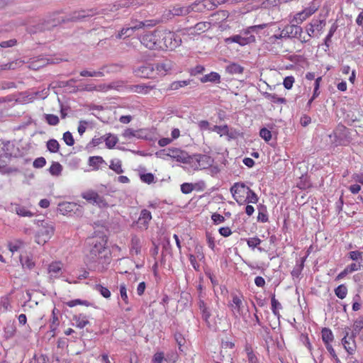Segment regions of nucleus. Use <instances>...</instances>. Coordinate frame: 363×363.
I'll use <instances>...</instances> for the list:
<instances>
[{
    "label": "nucleus",
    "instance_id": "nucleus-1",
    "mask_svg": "<svg viewBox=\"0 0 363 363\" xmlns=\"http://www.w3.org/2000/svg\"><path fill=\"white\" fill-rule=\"evenodd\" d=\"M107 238L105 235L93 237L89 239L90 250L86 255L88 261L91 264H104L109 263V252L106 248Z\"/></svg>",
    "mask_w": 363,
    "mask_h": 363
},
{
    "label": "nucleus",
    "instance_id": "nucleus-2",
    "mask_svg": "<svg viewBox=\"0 0 363 363\" xmlns=\"http://www.w3.org/2000/svg\"><path fill=\"white\" fill-rule=\"evenodd\" d=\"M161 48L160 50L169 49L174 50L179 47L182 43V39L179 36L173 32L161 30Z\"/></svg>",
    "mask_w": 363,
    "mask_h": 363
},
{
    "label": "nucleus",
    "instance_id": "nucleus-3",
    "mask_svg": "<svg viewBox=\"0 0 363 363\" xmlns=\"http://www.w3.org/2000/svg\"><path fill=\"white\" fill-rule=\"evenodd\" d=\"M140 43L150 50H160L161 30L147 33L140 38Z\"/></svg>",
    "mask_w": 363,
    "mask_h": 363
},
{
    "label": "nucleus",
    "instance_id": "nucleus-4",
    "mask_svg": "<svg viewBox=\"0 0 363 363\" xmlns=\"http://www.w3.org/2000/svg\"><path fill=\"white\" fill-rule=\"evenodd\" d=\"M55 227L51 222L43 221L36 235V242L44 245L53 235Z\"/></svg>",
    "mask_w": 363,
    "mask_h": 363
},
{
    "label": "nucleus",
    "instance_id": "nucleus-5",
    "mask_svg": "<svg viewBox=\"0 0 363 363\" xmlns=\"http://www.w3.org/2000/svg\"><path fill=\"white\" fill-rule=\"evenodd\" d=\"M192 163L190 164L191 167L195 170L207 169L211 167L213 162V160L208 155L196 154L191 156Z\"/></svg>",
    "mask_w": 363,
    "mask_h": 363
},
{
    "label": "nucleus",
    "instance_id": "nucleus-6",
    "mask_svg": "<svg viewBox=\"0 0 363 363\" xmlns=\"http://www.w3.org/2000/svg\"><path fill=\"white\" fill-rule=\"evenodd\" d=\"M165 155L167 157L175 160L177 162L183 164H190L192 163L191 156L186 151L179 148H169L167 150V152Z\"/></svg>",
    "mask_w": 363,
    "mask_h": 363
},
{
    "label": "nucleus",
    "instance_id": "nucleus-7",
    "mask_svg": "<svg viewBox=\"0 0 363 363\" xmlns=\"http://www.w3.org/2000/svg\"><path fill=\"white\" fill-rule=\"evenodd\" d=\"M246 191L247 186L243 183H235L230 188V192L233 199L240 205L245 203V194Z\"/></svg>",
    "mask_w": 363,
    "mask_h": 363
},
{
    "label": "nucleus",
    "instance_id": "nucleus-8",
    "mask_svg": "<svg viewBox=\"0 0 363 363\" xmlns=\"http://www.w3.org/2000/svg\"><path fill=\"white\" fill-rule=\"evenodd\" d=\"M82 197L87 201L93 204H96L100 207H105L108 206L104 198L93 190H89L83 192L82 194Z\"/></svg>",
    "mask_w": 363,
    "mask_h": 363
},
{
    "label": "nucleus",
    "instance_id": "nucleus-9",
    "mask_svg": "<svg viewBox=\"0 0 363 363\" xmlns=\"http://www.w3.org/2000/svg\"><path fill=\"white\" fill-rule=\"evenodd\" d=\"M155 65V78L157 76H165L174 67V64L171 60H164Z\"/></svg>",
    "mask_w": 363,
    "mask_h": 363
},
{
    "label": "nucleus",
    "instance_id": "nucleus-10",
    "mask_svg": "<svg viewBox=\"0 0 363 363\" xmlns=\"http://www.w3.org/2000/svg\"><path fill=\"white\" fill-rule=\"evenodd\" d=\"M154 64L145 63L134 69L135 75L144 78H155Z\"/></svg>",
    "mask_w": 363,
    "mask_h": 363
},
{
    "label": "nucleus",
    "instance_id": "nucleus-11",
    "mask_svg": "<svg viewBox=\"0 0 363 363\" xmlns=\"http://www.w3.org/2000/svg\"><path fill=\"white\" fill-rule=\"evenodd\" d=\"M151 219L152 215L150 211L147 209L142 210L136 222L138 228L141 230H147Z\"/></svg>",
    "mask_w": 363,
    "mask_h": 363
},
{
    "label": "nucleus",
    "instance_id": "nucleus-12",
    "mask_svg": "<svg viewBox=\"0 0 363 363\" xmlns=\"http://www.w3.org/2000/svg\"><path fill=\"white\" fill-rule=\"evenodd\" d=\"M302 33V28L298 25L291 24L286 26L282 30L284 37L296 38Z\"/></svg>",
    "mask_w": 363,
    "mask_h": 363
},
{
    "label": "nucleus",
    "instance_id": "nucleus-13",
    "mask_svg": "<svg viewBox=\"0 0 363 363\" xmlns=\"http://www.w3.org/2000/svg\"><path fill=\"white\" fill-rule=\"evenodd\" d=\"M96 12L93 10H87V11H74L72 13L69 18L67 19V21H77L82 20L86 17H91L95 15Z\"/></svg>",
    "mask_w": 363,
    "mask_h": 363
},
{
    "label": "nucleus",
    "instance_id": "nucleus-14",
    "mask_svg": "<svg viewBox=\"0 0 363 363\" xmlns=\"http://www.w3.org/2000/svg\"><path fill=\"white\" fill-rule=\"evenodd\" d=\"M231 306L234 313H237L239 315L244 318L245 315V306L242 299L238 296H233Z\"/></svg>",
    "mask_w": 363,
    "mask_h": 363
},
{
    "label": "nucleus",
    "instance_id": "nucleus-15",
    "mask_svg": "<svg viewBox=\"0 0 363 363\" xmlns=\"http://www.w3.org/2000/svg\"><path fill=\"white\" fill-rule=\"evenodd\" d=\"M198 306L201 312L203 320L206 322L208 328H211V325L209 321V318L211 315L209 308L206 306L205 302L201 298L198 301Z\"/></svg>",
    "mask_w": 363,
    "mask_h": 363
},
{
    "label": "nucleus",
    "instance_id": "nucleus-16",
    "mask_svg": "<svg viewBox=\"0 0 363 363\" xmlns=\"http://www.w3.org/2000/svg\"><path fill=\"white\" fill-rule=\"evenodd\" d=\"M255 40V38L253 35H251L249 38H243L239 35H235L228 38H226V43H236L240 45H245L250 42H254Z\"/></svg>",
    "mask_w": 363,
    "mask_h": 363
},
{
    "label": "nucleus",
    "instance_id": "nucleus-17",
    "mask_svg": "<svg viewBox=\"0 0 363 363\" xmlns=\"http://www.w3.org/2000/svg\"><path fill=\"white\" fill-rule=\"evenodd\" d=\"M62 264L60 262L51 263L48 267V273L51 277H57L62 272Z\"/></svg>",
    "mask_w": 363,
    "mask_h": 363
},
{
    "label": "nucleus",
    "instance_id": "nucleus-18",
    "mask_svg": "<svg viewBox=\"0 0 363 363\" xmlns=\"http://www.w3.org/2000/svg\"><path fill=\"white\" fill-rule=\"evenodd\" d=\"M200 81L202 83H206V82L220 83V76L218 73L212 72L208 74H205L204 76H203L200 79Z\"/></svg>",
    "mask_w": 363,
    "mask_h": 363
},
{
    "label": "nucleus",
    "instance_id": "nucleus-19",
    "mask_svg": "<svg viewBox=\"0 0 363 363\" xmlns=\"http://www.w3.org/2000/svg\"><path fill=\"white\" fill-rule=\"evenodd\" d=\"M77 208V204L72 202H63L59 204L58 209L62 214L70 213Z\"/></svg>",
    "mask_w": 363,
    "mask_h": 363
},
{
    "label": "nucleus",
    "instance_id": "nucleus-20",
    "mask_svg": "<svg viewBox=\"0 0 363 363\" xmlns=\"http://www.w3.org/2000/svg\"><path fill=\"white\" fill-rule=\"evenodd\" d=\"M141 242L138 237L133 235L131 238L130 242V250L135 255H138L140 252Z\"/></svg>",
    "mask_w": 363,
    "mask_h": 363
},
{
    "label": "nucleus",
    "instance_id": "nucleus-21",
    "mask_svg": "<svg viewBox=\"0 0 363 363\" xmlns=\"http://www.w3.org/2000/svg\"><path fill=\"white\" fill-rule=\"evenodd\" d=\"M225 4H228L227 0H211L204 1L201 6L203 8H207L208 10H213L215 9L218 5Z\"/></svg>",
    "mask_w": 363,
    "mask_h": 363
},
{
    "label": "nucleus",
    "instance_id": "nucleus-22",
    "mask_svg": "<svg viewBox=\"0 0 363 363\" xmlns=\"http://www.w3.org/2000/svg\"><path fill=\"white\" fill-rule=\"evenodd\" d=\"M13 211L16 213L17 215L22 217H32L34 215L25 206H21L19 204H15V208Z\"/></svg>",
    "mask_w": 363,
    "mask_h": 363
},
{
    "label": "nucleus",
    "instance_id": "nucleus-23",
    "mask_svg": "<svg viewBox=\"0 0 363 363\" xmlns=\"http://www.w3.org/2000/svg\"><path fill=\"white\" fill-rule=\"evenodd\" d=\"M246 196H245V203H257L258 202V196L253 190L247 187Z\"/></svg>",
    "mask_w": 363,
    "mask_h": 363
},
{
    "label": "nucleus",
    "instance_id": "nucleus-24",
    "mask_svg": "<svg viewBox=\"0 0 363 363\" xmlns=\"http://www.w3.org/2000/svg\"><path fill=\"white\" fill-rule=\"evenodd\" d=\"M263 95L267 99L271 101L273 103H278V104H286V100L285 98L279 97L275 94H270L268 92H264V93H263Z\"/></svg>",
    "mask_w": 363,
    "mask_h": 363
},
{
    "label": "nucleus",
    "instance_id": "nucleus-25",
    "mask_svg": "<svg viewBox=\"0 0 363 363\" xmlns=\"http://www.w3.org/2000/svg\"><path fill=\"white\" fill-rule=\"evenodd\" d=\"M322 340L325 344H330L333 340V335L332 331L327 328H324L321 331Z\"/></svg>",
    "mask_w": 363,
    "mask_h": 363
},
{
    "label": "nucleus",
    "instance_id": "nucleus-26",
    "mask_svg": "<svg viewBox=\"0 0 363 363\" xmlns=\"http://www.w3.org/2000/svg\"><path fill=\"white\" fill-rule=\"evenodd\" d=\"M135 30V27L130 26L127 28H123L121 31L118 33L117 38H128L133 35Z\"/></svg>",
    "mask_w": 363,
    "mask_h": 363
},
{
    "label": "nucleus",
    "instance_id": "nucleus-27",
    "mask_svg": "<svg viewBox=\"0 0 363 363\" xmlns=\"http://www.w3.org/2000/svg\"><path fill=\"white\" fill-rule=\"evenodd\" d=\"M73 320H75L76 326L79 328H84L89 323L86 317L82 314L74 315Z\"/></svg>",
    "mask_w": 363,
    "mask_h": 363
},
{
    "label": "nucleus",
    "instance_id": "nucleus-28",
    "mask_svg": "<svg viewBox=\"0 0 363 363\" xmlns=\"http://www.w3.org/2000/svg\"><path fill=\"white\" fill-rule=\"evenodd\" d=\"M243 69L242 67L236 63L230 64L226 67V71L231 74H241Z\"/></svg>",
    "mask_w": 363,
    "mask_h": 363
},
{
    "label": "nucleus",
    "instance_id": "nucleus-29",
    "mask_svg": "<svg viewBox=\"0 0 363 363\" xmlns=\"http://www.w3.org/2000/svg\"><path fill=\"white\" fill-rule=\"evenodd\" d=\"M23 245L24 243L21 240H16L13 242H8V247L12 253L19 250L21 247H23Z\"/></svg>",
    "mask_w": 363,
    "mask_h": 363
},
{
    "label": "nucleus",
    "instance_id": "nucleus-30",
    "mask_svg": "<svg viewBox=\"0 0 363 363\" xmlns=\"http://www.w3.org/2000/svg\"><path fill=\"white\" fill-rule=\"evenodd\" d=\"M348 333L342 338V343L345 349L350 353L352 354L354 351V340L352 338L347 340V336Z\"/></svg>",
    "mask_w": 363,
    "mask_h": 363
},
{
    "label": "nucleus",
    "instance_id": "nucleus-31",
    "mask_svg": "<svg viewBox=\"0 0 363 363\" xmlns=\"http://www.w3.org/2000/svg\"><path fill=\"white\" fill-rule=\"evenodd\" d=\"M62 171V166L57 162H53L49 169L52 176H60Z\"/></svg>",
    "mask_w": 363,
    "mask_h": 363
},
{
    "label": "nucleus",
    "instance_id": "nucleus-32",
    "mask_svg": "<svg viewBox=\"0 0 363 363\" xmlns=\"http://www.w3.org/2000/svg\"><path fill=\"white\" fill-rule=\"evenodd\" d=\"M16 333V327L13 323H9L4 328V337L6 339L11 338Z\"/></svg>",
    "mask_w": 363,
    "mask_h": 363
},
{
    "label": "nucleus",
    "instance_id": "nucleus-33",
    "mask_svg": "<svg viewBox=\"0 0 363 363\" xmlns=\"http://www.w3.org/2000/svg\"><path fill=\"white\" fill-rule=\"evenodd\" d=\"M211 28L209 22H199L195 25L194 30L195 33H203Z\"/></svg>",
    "mask_w": 363,
    "mask_h": 363
},
{
    "label": "nucleus",
    "instance_id": "nucleus-34",
    "mask_svg": "<svg viewBox=\"0 0 363 363\" xmlns=\"http://www.w3.org/2000/svg\"><path fill=\"white\" fill-rule=\"evenodd\" d=\"M104 141L108 148H113L118 143V138L116 135L111 133L106 135Z\"/></svg>",
    "mask_w": 363,
    "mask_h": 363
},
{
    "label": "nucleus",
    "instance_id": "nucleus-35",
    "mask_svg": "<svg viewBox=\"0 0 363 363\" xmlns=\"http://www.w3.org/2000/svg\"><path fill=\"white\" fill-rule=\"evenodd\" d=\"M47 148L50 152H57L60 149L59 143L55 139H50L47 142Z\"/></svg>",
    "mask_w": 363,
    "mask_h": 363
},
{
    "label": "nucleus",
    "instance_id": "nucleus-36",
    "mask_svg": "<svg viewBox=\"0 0 363 363\" xmlns=\"http://www.w3.org/2000/svg\"><path fill=\"white\" fill-rule=\"evenodd\" d=\"M156 24V22L153 20L145 21H136L133 27H135V30L143 28L144 27H152Z\"/></svg>",
    "mask_w": 363,
    "mask_h": 363
},
{
    "label": "nucleus",
    "instance_id": "nucleus-37",
    "mask_svg": "<svg viewBox=\"0 0 363 363\" xmlns=\"http://www.w3.org/2000/svg\"><path fill=\"white\" fill-rule=\"evenodd\" d=\"M335 295L339 298H341V299H343L346 297L347 296V287L343 285V284H341L340 286H338L335 290Z\"/></svg>",
    "mask_w": 363,
    "mask_h": 363
},
{
    "label": "nucleus",
    "instance_id": "nucleus-38",
    "mask_svg": "<svg viewBox=\"0 0 363 363\" xmlns=\"http://www.w3.org/2000/svg\"><path fill=\"white\" fill-rule=\"evenodd\" d=\"M109 167H110V169L113 170L117 174H121L123 172V170L122 169L121 162L118 160H112L111 162V164H110Z\"/></svg>",
    "mask_w": 363,
    "mask_h": 363
},
{
    "label": "nucleus",
    "instance_id": "nucleus-39",
    "mask_svg": "<svg viewBox=\"0 0 363 363\" xmlns=\"http://www.w3.org/2000/svg\"><path fill=\"white\" fill-rule=\"evenodd\" d=\"M104 162V160L100 156H92L89 158V164L94 167L96 169L99 168V164Z\"/></svg>",
    "mask_w": 363,
    "mask_h": 363
},
{
    "label": "nucleus",
    "instance_id": "nucleus-40",
    "mask_svg": "<svg viewBox=\"0 0 363 363\" xmlns=\"http://www.w3.org/2000/svg\"><path fill=\"white\" fill-rule=\"evenodd\" d=\"M189 80L176 81L169 85L170 90H178L179 89L189 84Z\"/></svg>",
    "mask_w": 363,
    "mask_h": 363
},
{
    "label": "nucleus",
    "instance_id": "nucleus-41",
    "mask_svg": "<svg viewBox=\"0 0 363 363\" xmlns=\"http://www.w3.org/2000/svg\"><path fill=\"white\" fill-rule=\"evenodd\" d=\"M44 118L50 125H57L60 122L58 116L54 114H45Z\"/></svg>",
    "mask_w": 363,
    "mask_h": 363
},
{
    "label": "nucleus",
    "instance_id": "nucleus-42",
    "mask_svg": "<svg viewBox=\"0 0 363 363\" xmlns=\"http://www.w3.org/2000/svg\"><path fill=\"white\" fill-rule=\"evenodd\" d=\"M271 303H272V311L273 312V313L279 317V313L278 311V309L279 308H281V303L275 298V296L273 295L272 297V299H271Z\"/></svg>",
    "mask_w": 363,
    "mask_h": 363
},
{
    "label": "nucleus",
    "instance_id": "nucleus-43",
    "mask_svg": "<svg viewBox=\"0 0 363 363\" xmlns=\"http://www.w3.org/2000/svg\"><path fill=\"white\" fill-rule=\"evenodd\" d=\"M212 131L216 132L220 134V136L223 135H228V127L227 125H214L212 128Z\"/></svg>",
    "mask_w": 363,
    "mask_h": 363
},
{
    "label": "nucleus",
    "instance_id": "nucleus-44",
    "mask_svg": "<svg viewBox=\"0 0 363 363\" xmlns=\"http://www.w3.org/2000/svg\"><path fill=\"white\" fill-rule=\"evenodd\" d=\"M95 289L99 291L104 298H108L111 296V291L108 288L103 286L101 284H96Z\"/></svg>",
    "mask_w": 363,
    "mask_h": 363
},
{
    "label": "nucleus",
    "instance_id": "nucleus-45",
    "mask_svg": "<svg viewBox=\"0 0 363 363\" xmlns=\"http://www.w3.org/2000/svg\"><path fill=\"white\" fill-rule=\"evenodd\" d=\"M80 75L82 77H101L104 76V72L101 71L90 72V71H87V70H82L80 72Z\"/></svg>",
    "mask_w": 363,
    "mask_h": 363
},
{
    "label": "nucleus",
    "instance_id": "nucleus-46",
    "mask_svg": "<svg viewBox=\"0 0 363 363\" xmlns=\"http://www.w3.org/2000/svg\"><path fill=\"white\" fill-rule=\"evenodd\" d=\"M308 17L304 13V12L302 11L301 12L297 13L292 20V23H296V25L300 24L303 23L306 19H307Z\"/></svg>",
    "mask_w": 363,
    "mask_h": 363
},
{
    "label": "nucleus",
    "instance_id": "nucleus-47",
    "mask_svg": "<svg viewBox=\"0 0 363 363\" xmlns=\"http://www.w3.org/2000/svg\"><path fill=\"white\" fill-rule=\"evenodd\" d=\"M353 328V333L355 334L360 332L363 328V315L354 321Z\"/></svg>",
    "mask_w": 363,
    "mask_h": 363
},
{
    "label": "nucleus",
    "instance_id": "nucleus-48",
    "mask_svg": "<svg viewBox=\"0 0 363 363\" xmlns=\"http://www.w3.org/2000/svg\"><path fill=\"white\" fill-rule=\"evenodd\" d=\"M62 139L66 145L69 146H72L74 144V138L69 131H67L63 134Z\"/></svg>",
    "mask_w": 363,
    "mask_h": 363
},
{
    "label": "nucleus",
    "instance_id": "nucleus-49",
    "mask_svg": "<svg viewBox=\"0 0 363 363\" xmlns=\"http://www.w3.org/2000/svg\"><path fill=\"white\" fill-rule=\"evenodd\" d=\"M260 137L264 139L266 142L269 141L272 139V133L271 131L267 129L266 128H263L259 131Z\"/></svg>",
    "mask_w": 363,
    "mask_h": 363
},
{
    "label": "nucleus",
    "instance_id": "nucleus-50",
    "mask_svg": "<svg viewBox=\"0 0 363 363\" xmlns=\"http://www.w3.org/2000/svg\"><path fill=\"white\" fill-rule=\"evenodd\" d=\"M295 82V79L293 76H288L284 78L283 85L286 89H291Z\"/></svg>",
    "mask_w": 363,
    "mask_h": 363
},
{
    "label": "nucleus",
    "instance_id": "nucleus-51",
    "mask_svg": "<svg viewBox=\"0 0 363 363\" xmlns=\"http://www.w3.org/2000/svg\"><path fill=\"white\" fill-rule=\"evenodd\" d=\"M120 294L121 298L125 303H128V298L127 295V289L125 284H121L120 285Z\"/></svg>",
    "mask_w": 363,
    "mask_h": 363
},
{
    "label": "nucleus",
    "instance_id": "nucleus-52",
    "mask_svg": "<svg viewBox=\"0 0 363 363\" xmlns=\"http://www.w3.org/2000/svg\"><path fill=\"white\" fill-rule=\"evenodd\" d=\"M248 363H259L255 354L250 349H246Z\"/></svg>",
    "mask_w": 363,
    "mask_h": 363
},
{
    "label": "nucleus",
    "instance_id": "nucleus-53",
    "mask_svg": "<svg viewBox=\"0 0 363 363\" xmlns=\"http://www.w3.org/2000/svg\"><path fill=\"white\" fill-rule=\"evenodd\" d=\"M261 242V240L257 237L250 238L247 240V245L250 247L255 248L257 247Z\"/></svg>",
    "mask_w": 363,
    "mask_h": 363
},
{
    "label": "nucleus",
    "instance_id": "nucleus-54",
    "mask_svg": "<svg viewBox=\"0 0 363 363\" xmlns=\"http://www.w3.org/2000/svg\"><path fill=\"white\" fill-rule=\"evenodd\" d=\"M45 159L43 157H40L34 160L33 165L35 168H42L45 165Z\"/></svg>",
    "mask_w": 363,
    "mask_h": 363
},
{
    "label": "nucleus",
    "instance_id": "nucleus-55",
    "mask_svg": "<svg viewBox=\"0 0 363 363\" xmlns=\"http://www.w3.org/2000/svg\"><path fill=\"white\" fill-rule=\"evenodd\" d=\"M140 179L143 182L151 184L154 182V175L151 173L143 174L140 175Z\"/></svg>",
    "mask_w": 363,
    "mask_h": 363
},
{
    "label": "nucleus",
    "instance_id": "nucleus-56",
    "mask_svg": "<svg viewBox=\"0 0 363 363\" xmlns=\"http://www.w3.org/2000/svg\"><path fill=\"white\" fill-rule=\"evenodd\" d=\"M211 219L213 221V223L216 225L223 223L225 221V218L222 215L217 213H214L212 214Z\"/></svg>",
    "mask_w": 363,
    "mask_h": 363
},
{
    "label": "nucleus",
    "instance_id": "nucleus-57",
    "mask_svg": "<svg viewBox=\"0 0 363 363\" xmlns=\"http://www.w3.org/2000/svg\"><path fill=\"white\" fill-rule=\"evenodd\" d=\"M20 260L23 267H26L29 269H31L35 266L34 262L28 257H26L25 260H23L22 257H21Z\"/></svg>",
    "mask_w": 363,
    "mask_h": 363
},
{
    "label": "nucleus",
    "instance_id": "nucleus-58",
    "mask_svg": "<svg viewBox=\"0 0 363 363\" xmlns=\"http://www.w3.org/2000/svg\"><path fill=\"white\" fill-rule=\"evenodd\" d=\"M321 80H322L321 77H319L315 79V84H314V91H313V94L312 96L313 99H315L320 94V92L318 91V89H319V86H320V82H321Z\"/></svg>",
    "mask_w": 363,
    "mask_h": 363
},
{
    "label": "nucleus",
    "instance_id": "nucleus-59",
    "mask_svg": "<svg viewBox=\"0 0 363 363\" xmlns=\"http://www.w3.org/2000/svg\"><path fill=\"white\" fill-rule=\"evenodd\" d=\"M193 185L189 183H184L181 185V190L184 194H189L193 191Z\"/></svg>",
    "mask_w": 363,
    "mask_h": 363
},
{
    "label": "nucleus",
    "instance_id": "nucleus-60",
    "mask_svg": "<svg viewBox=\"0 0 363 363\" xmlns=\"http://www.w3.org/2000/svg\"><path fill=\"white\" fill-rule=\"evenodd\" d=\"M52 323H51V325H50V328H52V330H55L56 328L59 325V320H58V318L57 316L56 315V313H55V308H54L52 310Z\"/></svg>",
    "mask_w": 363,
    "mask_h": 363
},
{
    "label": "nucleus",
    "instance_id": "nucleus-61",
    "mask_svg": "<svg viewBox=\"0 0 363 363\" xmlns=\"http://www.w3.org/2000/svg\"><path fill=\"white\" fill-rule=\"evenodd\" d=\"M16 44V40L11 39L9 40L2 41L1 43H0V46L1 48H6L13 47Z\"/></svg>",
    "mask_w": 363,
    "mask_h": 363
},
{
    "label": "nucleus",
    "instance_id": "nucleus-62",
    "mask_svg": "<svg viewBox=\"0 0 363 363\" xmlns=\"http://www.w3.org/2000/svg\"><path fill=\"white\" fill-rule=\"evenodd\" d=\"M312 23L313 26H314L315 28L318 30H322L325 25V22L324 20H315L313 22H312Z\"/></svg>",
    "mask_w": 363,
    "mask_h": 363
},
{
    "label": "nucleus",
    "instance_id": "nucleus-63",
    "mask_svg": "<svg viewBox=\"0 0 363 363\" xmlns=\"http://www.w3.org/2000/svg\"><path fill=\"white\" fill-rule=\"evenodd\" d=\"M123 137L130 139L136 135V131L131 128H127L126 130H125L124 133H123Z\"/></svg>",
    "mask_w": 363,
    "mask_h": 363
},
{
    "label": "nucleus",
    "instance_id": "nucleus-64",
    "mask_svg": "<svg viewBox=\"0 0 363 363\" xmlns=\"http://www.w3.org/2000/svg\"><path fill=\"white\" fill-rule=\"evenodd\" d=\"M164 359V353L163 352H157L152 359L153 363H162Z\"/></svg>",
    "mask_w": 363,
    "mask_h": 363
}]
</instances>
